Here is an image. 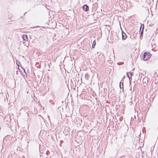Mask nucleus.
<instances>
[{
  "mask_svg": "<svg viewBox=\"0 0 158 158\" xmlns=\"http://www.w3.org/2000/svg\"><path fill=\"white\" fill-rule=\"evenodd\" d=\"M151 57V55L149 53L145 52L143 54V60L146 61L149 59Z\"/></svg>",
  "mask_w": 158,
  "mask_h": 158,
  "instance_id": "nucleus-1",
  "label": "nucleus"
},
{
  "mask_svg": "<svg viewBox=\"0 0 158 158\" xmlns=\"http://www.w3.org/2000/svg\"><path fill=\"white\" fill-rule=\"evenodd\" d=\"M83 9L85 11H87L89 10V7L87 5H84L83 6Z\"/></svg>",
  "mask_w": 158,
  "mask_h": 158,
  "instance_id": "nucleus-2",
  "label": "nucleus"
},
{
  "mask_svg": "<svg viewBox=\"0 0 158 158\" xmlns=\"http://www.w3.org/2000/svg\"><path fill=\"white\" fill-rule=\"evenodd\" d=\"M22 38L25 41H27L28 38L27 36L26 35H22Z\"/></svg>",
  "mask_w": 158,
  "mask_h": 158,
  "instance_id": "nucleus-3",
  "label": "nucleus"
},
{
  "mask_svg": "<svg viewBox=\"0 0 158 158\" xmlns=\"http://www.w3.org/2000/svg\"><path fill=\"white\" fill-rule=\"evenodd\" d=\"M122 39L123 40H125L127 36L124 32H122Z\"/></svg>",
  "mask_w": 158,
  "mask_h": 158,
  "instance_id": "nucleus-4",
  "label": "nucleus"
},
{
  "mask_svg": "<svg viewBox=\"0 0 158 158\" xmlns=\"http://www.w3.org/2000/svg\"><path fill=\"white\" fill-rule=\"evenodd\" d=\"M127 75L128 78L130 79L132 77L131 73L130 72L127 73Z\"/></svg>",
  "mask_w": 158,
  "mask_h": 158,
  "instance_id": "nucleus-5",
  "label": "nucleus"
},
{
  "mask_svg": "<svg viewBox=\"0 0 158 158\" xmlns=\"http://www.w3.org/2000/svg\"><path fill=\"white\" fill-rule=\"evenodd\" d=\"M119 86L120 88H122L123 87V82H120Z\"/></svg>",
  "mask_w": 158,
  "mask_h": 158,
  "instance_id": "nucleus-6",
  "label": "nucleus"
},
{
  "mask_svg": "<svg viewBox=\"0 0 158 158\" xmlns=\"http://www.w3.org/2000/svg\"><path fill=\"white\" fill-rule=\"evenodd\" d=\"M95 44H96V42L95 41V40H94L93 41V44L92 46V48H93L94 47Z\"/></svg>",
  "mask_w": 158,
  "mask_h": 158,
  "instance_id": "nucleus-7",
  "label": "nucleus"
},
{
  "mask_svg": "<svg viewBox=\"0 0 158 158\" xmlns=\"http://www.w3.org/2000/svg\"><path fill=\"white\" fill-rule=\"evenodd\" d=\"M25 46H27V47L28 46H29V44H25Z\"/></svg>",
  "mask_w": 158,
  "mask_h": 158,
  "instance_id": "nucleus-8",
  "label": "nucleus"
}]
</instances>
